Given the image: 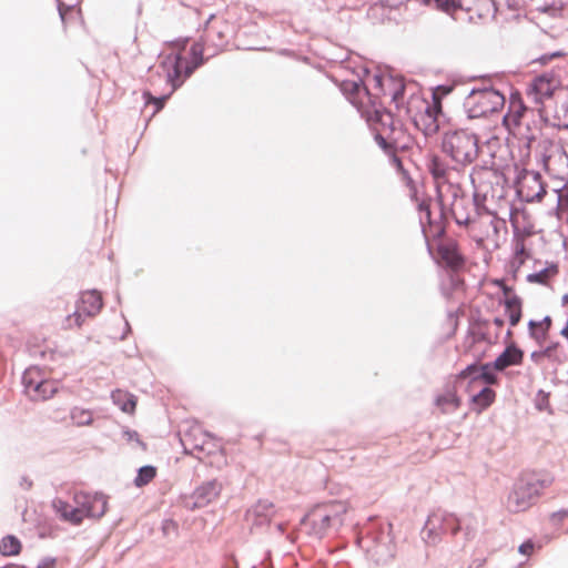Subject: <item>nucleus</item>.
I'll return each instance as SVG.
<instances>
[{
  "label": "nucleus",
  "instance_id": "obj_1",
  "mask_svg": "<svg viewBox=\"0 0 568 568\" xmlns=\"http://www.w3.org/2000/svg\"><path fill=\"white\" fill-rule=\"evenodd\" d=\"M357 545L376 566L388 564L394 559L397 549L392 524L369 519L359 530Z\"/></svg>",
  "mask_w": 568,
  "mask_h": 568
},
{
  "label": "nucleus",
  "instance_id": "obj_2",
  "mask_svg": "<svg viewBox=\"0 0 568 568\" xmlns=\"http://www.w3.org/2000/svg\"><path fill=\"white\" fill-rule=\"evenodd\" d=\"M546 470H525L514 481L506 501L509 513L518 514L537 504L542 491L554 483Z\"/></svg>",
  "mask_w": 568,
  "mask_h": 568
},
{
  "label": "nucleus",
  "instance_id": "obj_3",
  "mask_svg": "<svg viewBox=\"0 0 568 568\" xmlns=\"http://www.w3.org/2000/svg\"><path fill=\"white\" fill-rule=\"evenodd\" d=\"M440 149L453 162L467 166L478 158L479 136L466 129L449 130L442 135Z\"/></svg>",
  "mask_w": 568,
  "mask_h": 568
},
{
  "label": "nucleus",
  "instance_id": "obj_4",
  "mask_svg": "<svg viewBox=\"0 0 568 568\" xmlns=\"http://www.w3.org/2000/svg\"><path fill=\"white\" fill-rule=\"evenodd\" d=\"M484 84L473 88L464 100L463 106L468 119L486 118L488 114L499 112L506 102L505 94L486 84L489 75L480 77Z\"/></svg>",
  "mask_w": 568,
  "mask_h": 568
},
{
  "label": "nucleus",
  "instance_id": "obj_5",
  "mask_svg": "<svg viewBox=\"0 0 568 568\" xmlns=\"http://www.w3.org/2000/svg\"><path fill=\"white\" fill-rule=\"evenodd\" d=\"M422 233L425 239L426 250L434 262L447 270L458 271L465 265V257L459 251L455 240L446 239L445 235L433 239L435 246L429 240V235L422 223Z\"/></svg>",
  "mask_w": 568,
  "mask_h": 568
},
{
  "label": "nucleus",
  "instance_id": "obj_6",
  "mask_svg": "<svg viewBox=\"0 0 568 568\" xmlns=\"http://www.w3.org/2000/svg\"><path fill=\"white\" fill-rule=\"evenodd\" d=\"M436 191V201L439 207L438 219H433L430 210V199L423 200L422 202L418 203L417 206L419 213L422 214L419 217V224L422 225L423 219V224L427 231V234L429 235V240L437 239L446 234V205L444 203V197L440 192V189L437 187Z\"/></svg>",
  "mask_w": 568,
  "mask_h": 568
},
{
  "label": "nucleus",
  "instance_id": "obj_7",
  "mask_svg": "<svg viewBox=\"0 0 568 568\" xmlns=\"http://www.w3.org/2000/svg\"><path fill=\"white\" fill-rule=\"evenodd\" d=\"M171 64V69L166 71V82L171 85L172 92L176 91L184 82L185 79L190 78L194 71L200 68L194 62H185V58L181 53L169 55L161 63L163 68Z\"/></svg>",
  "mask_w": 568,
  "mask_h": 568
},
{
  "label": "nucleus",
  "instance_id": "obj_8",
  "mask_svg": "<svg viewBox=\"0 0 568 568\" xmlns=\"http://www.w3.org/2000/svg\"><path fill=\"white\" fill-rule=\"evenodd\" d=\"M339 90L361 114L377 97L369 91L359 75L357 80L342 81Z\"/></svg>",
  "mask_w": 568,
  "mask_h": 568
},
{
  "label": "nucleus",
  "instance_id": "obj_9",
  "mask_svg": "<svg viewBox=\"0 0 568 568\" xmlns=\"http://www.w3.org/2000/svg\"><path fill=\"white\" fill-rule=\"evenodd\" d=\"M439 115H443L442 103L437 101L436 93H434L433 103L425 102L424 111L414 115L413 123L428 138L439 131Z\"/></svg>",
  "mask_w": 568,
  "mask_h": 568
},
{
  "label": "nucleus",
  "instance_id": "obj_10",
  "mask_svg": "<svg viewBox=\"0 0 568 568\" xmlns=\"http://www.w3.org/2000/svg\"><path fill=\"white\" fill-rule=\"evenodd\" d=\"M559 85V80L554 71H545L536 75L528 89L527 95L534 103L544 104L545 100L551 99Z\"/></svg>",
  "mask_w": 568,
  "mask_h": 568
},
{
  "label": "nucleus",
  "instance_id": "obj_11",
  "mask_svg": "<svg viewBox=\"0 0 568 568\" xmlns=\"http://www.w3.org/2000/svg\"><path fill=\"white\" fill-rule=\"evenodd\" d=\"M221 491L222 484L217 479L204 481L194 489L191 496L184 498L183 505L189 510L203 508L217 498Z\"/></svg>",
  "mask_w": 568,
  "mask_h": 568
},
{
  "label": "nucleus",
  "instance_id": "obj_12",
  "mask_svg": "<svg viewBox=\"0 0 568 568\" xmlns=\"http://www.w3.org/2000/svg\"><path fill=\"white\" fill-rule=\"evenodd\" d=\"M74 504L81 508V513L88 518H101L108 508V497L103 493L89 494L84 491L75 493Z\"/></svg>",
  "mask_w": 568,
  "mask_h": 568
},
{
  "label": "nucleus",
  "instance_id": "obj_13",
  "mask_svg": "<svg viewBox=\"0 0 568 568\" xmlns=\"http://www.w3.org/2000/svg\"><path fill=\"white\" fill-rule=\"evenodd\" d=\"M361 115L366 119L368 124L379 125L382 129L388 130L390 134L396 130L393 113L382 104L378 97L368 104Z\"/></svg>",
  "mask_w": 568,
  "mask_h": 568
},
{
  "label": "nucleus",
  "instance_id": "obj_14",
  "mask_svg": "<svg viewBox=\"0 0 568 568\" xmlns=\"http://www.w3.org/2000/svg\"><path fill=\"white\" fill-rule=\"evenodd\" d=\"M471 206L478 207V195L474 193L473 203L465 195H458V191L453 192V202L449 207V214L459 226H468L475 220L470 217Z\"/></svg>",
  "mask_w": 568,
  "mask_h": 568
},
{
  "label": "nucleus",
  "instance_id": "obj_15",
  "mask_svg": "<svg viewBox=\"0 0 568 568\" xmlns=\"http://www.w3.org/2000/svg\"><path fill=\"white\" fill-rule=\"evenodd\" d=\"M302 524L310 525V535L322 539L331 529H338L335 521L320 506L302 518Z\"/></svg>",
  "mask_w": 568,
  "mask_h": 568
},
{
  "label": "nucleus",
  "instance_id": "obj_16",
  "mask_svg": "<svg viewBox=\"0 0 568 568\" xmlns=\"http://www.w3.org/2000/svg\"><path fill=\"white\" fill-rule=\"evenodd\" d=\"M524 351L515 342H510L493 361V366H496L498 372H504L510 366L521 365L524 362Z\"/></svg>",
  "mask_w": 568,
  "mask_h": 568
},
{
  "label": "nucleus",
  "instance_id": "obj_17",
  "mask_svg": "<svg viewBox=\"0 0 568 568\" xmlns=\"http://www.w3.org/2000/svg\"><path fill=\"white\" fill-rule=\"evenodd\" d=\"M479 374L478 361L468 364L464 369L455 375L454 387L464 388L466 393H470L474 386L481 382Z\"/></svg>",
  "mask_w": 568,
  "mask_h": 568
},
{
  "label": "nucleus",
  "instance_id": "obj_18",
  "mask_svg": "<svg viewBox=\"0 0 568 568\" xmlns=\"http://www.w3.org/2000/svg\"><path fill=\"white\" fill-rule=\"evenodd\" d=\"M78 305L88 317H93L100 313L103 307V298L98 290H89L81 293Z\"/></svg>",
  "mask_w": 568,
  "mask_h": 568
},
{
  "label": "nucleus",
  "instance_id": "obj_19",
  "mask_svg": "<svg viewBox=\"0 0 568 568\" xmlns=\"http://www.w3.org/2000/svg\"><path fill=\"white\" fill-rule=\"evenodd\" d=\"M57 392V383L54 381L48 379L44 376L42 379L37 381V383L32 385L30 389L24 392V394L29 397L30 400L38 402L47 400L53 397Z\"/></svg>",
  "mask_w": 568,
  "mask_h": 568
},
{
  "label": "nucleus",
  "instance_id": "obj_20",
  "mask_svg": "<svg viewBox=\"0 0 568 568\" xmlns=\"http://www.w3.org/2000/svg\"><path fill=\"white\" fill-rule=\"evenodd\" d=\"M469 394L470 397V404L471 409L481 413L485 409H487L496 398V392L487 385H484L478 392L473 393V390Z\"/></svg>",
  "mask_w": 568,
  "mask_h": 568
},
{
  "label": "nucleus",
  "instance_id": "obj_21",
  "mask_svg": "<svg viewBox=\"0 0 568 568\" xmlns=\"http://www.w3.org/2000/svg\"><path fill=\"white\" fill-rule=\"evenodd\" d=\"M432 521L438 524V529L443 534H450L452 536H455L462 528L459 519L450 513L433 514Z\"/></svg>",
  "mask_w": 568,
  "mask_h": 568
},
{
  "label": "nucleus",
  "instance_id": "obj_22",
  "mask_svg": "<svg viewBox=\"0 0 568 568\" xmlns=\"http://www.w3.org/2000/svg\"><path fill=\"white\" fill-rule=\"evenodd\" d=\"M505 313L508 316L509 325L511 327L516 326L523 316V301L521 298L513 294L510 297H506L504 301Z\"/></svg>",
  "mask_w": 568,
  "mask_h": 568
},
{
  "label": "nucleus",
  "instance_id": "obj_23",
  "mask_svg": "<svg viewBox=\"0 0 568 568\" xmlns=\"http://www.w3.org/2000/svg\"><path fill=\"white\" fill-rule=\"evenodd\" d=\"M111 399L123 413L133 414L136 407V397L122 389H115L111 393Z\"/></svg>",
  "mask_w": 568,
  "mask_h": 568
},
{
  "label": "nucleus",
  "instance_id": "obj_24",
  "mask_svg": "<svg viewBox=\"0 0 568 568\" xmlns=\"http://www.w3.org/2000/svg\"><path fill=\"white\" fill-rule=\"evenodd\" d=\"M274 505L268 500H258L248 513L252 514L254 518V525L262 526L268 524L271 520V516L273 514Z\"/></svg>",
  "mask_w": 568,
  "mask_h": 568
},
{
  "label": "nucleus",
  "instance_id": "obj_25",
  "mask_svg": "<svg viewBox=\"0 0 568 568\" xmlns=\"http://www.w3.org/2000/svg\"><path fill=\"white\" fill-rule=\"evenodd\" d=\"M329 517L335 521V525L341 527L344 523L343 516L347 511L346 504L341 500H333L326 505L320 506Z\"/></svg>",
  "mask_w": 568,
  "mask_h": 568
},
{
  "label": "nucleus",
  "instance_id": "obj_26",
  "mask_svg": "<svg viewBox=\"0 0 568 568\" xmlns=\"http://www.w3.org/2000/svg\"><path fill=\"white\" fill-rule=\"evenodd\" d=\"M22 544L14 535H7L0 540V555L4 557H13L21 552Z\"/></svg>",
  "mask_w": 568,
  "mask_h": 568
},
{
  "label": "nucleus",
  "instance_id": "obj_27",
  "mask_svg": "<svg viewBox=\"0 0 568 568\" xmlns=\"http://www.w3.org/2000/svg\"><path fill=\"white\" fill-rule=\"evenodd\" d=\"M558 272H559L558 263L550 262V263H547V266L541 268L540 271L529 273L526 276V281L529 283H537V284L545 285L546 284L545 277L546 276L552 277V276L557 275Z\"/></svg>",
  "mask_w": 568,
  "mask_h": 568
},
{
  "label": "nucleus",
  "instance_id": "obj_28",
  "mask_svg": "<svg viewBox=\"0 0 568 568\" xmlns=\"http://www.w3.org/2000/svg\"><path fill=\"white\" fill-rule=\"evenodd\" d=\"M45 376L43 369L37 365H31L24 369L21 377V383L23 385V392H27L37 383V381L42 379Z\"/></svg>",
  "mask_w": 568,
  "mask_h": 568
},
{
  "label": "nucleus",
  "instance_id": "obj_29",
  "mask_svg": "<svg viewBox=\"0 0 568 568\" xmlns=\"http://www.w3.org/2000/svg\"><path fill=\"white\" fill-rule=\"evenodd\" d=\"M479 374L477 376L480 377V381L487 385L491 386L498 383L497 368L493 366V361L488 363H479L478 362Z\"/></svg>",
  "mask_w": 568,
  "mask_h": 568
},
{
  "label": "nucleus",
  "instance_id": "obj_30",
  "mask_svg": "<svg viewBox=\"0 0 568 568\" xmlns=\"http://www.w3.org/2000/svg\"><path fill=\"white\" fill-rule=\"evenodd\" d=\"M525 112H526L525 104L517 105V109L508 108L507 113L503 116L504 126L509 130L511 128H516V126L520 125L521 118Z\"/></svg>",
  "mask_w": 568,
  "mask_h": 568
},
{
  "label": "nucleus",
  "instance_id": "obj_31",
  "mask_svg": "<svg viewBox=\"0 0 568 568\" xmlns=\"http://www.w3.org/2000/svg\"><path fill=\"white\" fill-rule=\"evenodd\" d=\"M433 515L428 516L423 529L422 536L427 544L436 545L440 540L443 531L438 529V524L432 521Z\"/></svg>",
  "mask_w": 568,
  "mask_h": 568
},
{
  "label": "nucleus",
  "instance_id": "obj_32",
  "mask_svg": "<svg viewBox=\"0 0 568 568\" xmlns=\"http://www.w3.org/2000/svg\"><path fill=\"white\" fill-rule=\"evenodd\" d=\"M156 467L153 465L141 466L136 470V476L133 480L135 487L142 488L146 486L156 476Z\"/></svg>",
  "mask_w": 568,
  "mask_h": 568
},
{
  "label": "nucleus",
  "instance_id": "obj_33",
  "mask_svg": "<svg viewBox=\"0 0 568 568\" xmlns=\"http://www.w3.org/2000/svg\"><path fill=\"white\" fill-rule=\"evenodd\" d=\"M527 328L529 337L534 339L537 345L542 347L548 339L550 332L542 326H538L536 320H529L527 323Z\"/></svg>",
  "mask_w": 568,
  "mask_h": 568
},
{
  "label": "nucleus",
  "instance_id": "obj_34",
  "mask_svg": "<svg viewBox=\"0 0 568 568\" xmlns=\"http://www.w3.org/2000/svg\"><path fill=\"white\" fill-rule=\"evenodd\" d=\"M70 418L77 426H89L93 423L92 412L78 406L71 408Z\"/></svg>",
  "mask_w": 568,
  "mask_h": 568
},
{
  "label": "nucleus",
  "instance_id": "obj_35",
  "mask_svg": "<svg viewBox=\"0 0 568 568\" xmlns=\"http://www.w3.org/2000/svg\"><path fill=\"white\" fill-rule=\"evenodd\" d=\"M475 10L480 19L488 16L495 17L497 12V4L495 0H475Z\"/></svg>",
  "mask_w": 568,
  "mask_h": 568
},
{
  "label": "nucleus",
  "instance_id": "obj_36",
  "mask_svg": "<svg viewBox=\"0 0 568 568\" xmlns=\"http://www.w3.org/2000/svg\"><path fill=\"white\" fill-rule=\"evenodd\" d=\"M517 211H525V207H520V209H516L515 206L510 207L509 222H510L511 227H513L514 237L519 239L520 235L531 236L532 233H534L532 225H526V226H524L521 229L519 226L518 220L514 216V213L517 212Z\"/></svg>",
  "mask_w": 568,
  "mask_h": 568
},
{
  "label": "nucleus",
  "instance_id": "obj_37",
  "mask_svg": "<svg viewBox=\"0 0 568 568\" xmlns=\"http://www.w3.org/2000/svg\"><path fill=\"white\" fill-rule=\"evenodd\" d=\"M172 93L173 92L171 90L166 94H162L160 97H154L150 91H144L143 99H144L145 104H149V103L153 104V106H154L153 114H155L156 112L161 111L164 108L166 101L170 99Z\"/></svg>",
  "mask_w": 568,
  "mask_h": 568
},
{
  "label": "nucleus",
  "instance_id": "obj_38",
  "mask_svg": "<svg viewBox=\"0 0 568 568\" xmlns=\"http://www.w3.org/2000/svg\"><path fill=\"white\" fill-rule=\"evenodd\" d=\"M388 81L394 85V90L390 93L392 102H394L396 108L399 109L405 97L406 85L403 81H397L392 75L388 77Z\"/></svg>",
  "mask_w": 568,
  "mask_h": 568
},
{
  "label": "nucleus",
  "instance_id": "obj_39",
  "mask_svg": "<svg viewBox=\"0 0 568 568\" xmlns=\"http://www.w3.org/2000/svg\"><path fill=\"white\" fill-rule=\"evenodd\" d=\"M535 407L539 412H547L549 414H552V408L550 405V393L545 392L544 389H539L536 393L535 399Z\"/></svg>",
  "mask_w": 568,
  "mask_h": 568
},
{
  "label": "nucleus",
  "instance_id": "obj_40",
  "mask_svg": "<svg viewBox=\"0 0 568 568\" xmlns=\"http://www.w3.org/2000/svg\"><path fill=\"white\" fill-rule=\"evenodd\" d=\"M57 8L63 26H67L73 14H80V9H77L75 4H65L61 0H57Z\"/></svg>",
  "mask_w": 568,
  "mask_h": 568
},
{
  "label": "nucleus",
  "instance_id": "obj_41",
  "mask_svg": "<svg viewBox=\"0 0 568 568\" xmlns=\"http://www.w3.org/2000/svg\"><path fill=\"white\" fill-rule=\"evenodd\" d=\"M538 187L539 190L535 194H530L529 192L525 193L524 190H517V195L519 196L520 201L526 203L540 202L547 194V185L545 183H539Z\"/></svg>",
  "mask_w": 568,
  "mask_h": 568
},
{
  "label": "nucleus",
  "instance_id": "obj_42",
  "mask_svg": "<svg viewBox=\"0 0 568 568\" xmlns=\"http://www.w3.org/2000/svg\"><path fill=\"white\" fill-rule=\"evenodd\" d=\"M456 389H447L445 394L438 395L435 399L437 406L442 405H452L454 407H459L462 400L459 396L456 394Z\"/></svg>",
  "mask_w": 568,
  "mask_h": 568
},
{
  "label": "nucleus",
  "instance_id": "obj_43",
  "mask_svg": "<svg viewBox=\"0 0 568 568\" xmlns=\"http://www.w3.org/2000/svg\"><path fill=\"white\" fill-rule=\"evenodd\" d=\"M204 45L201 41H195L190 48V62H194L197 65H203L206 62V58L203 55Z\"/></svg>",
  "mask_w": 568,
  "mask_h": 568
},
{
  "label": "nucleus",
  "instance_id": "obj_44",
  "mask_svg": "<svg viewBox=\"0 0 568 568\" xmlns=\"http://www.w3.org/2000/svg\"><path fill=\"white\" fill-rule=\"evenodd\" d=\"M429 172L436 181L444 180L447 175V166L438 158H434L429 163Z\"/></svg>",
  "mask_w": 568,
  "mask_h": 568
},
{
  "label": "nucleus",
  "instance_id": "obj_45",
  "mask_svg": "<svg viewBox=\"0 0 568 568\" xmlns=\"http://www.w3.org/2000/svg\"><path fill=\"white\" fill-rule=\"evenodd\" d=\"M84 519L83 514L81 513V508L75 506H71L65 515H62L61 520L69 523L71 525L78 526L81 525Z\"/></svg>",
  "mask_w": 568,
  "mask_h": 568
},
{
  "label": "nucleus",
  "instance_id": "obj_46",
  "mask_svg": "<svg viewBox=\"0 0 568 568\" xmlns=\"http://www.w3.org/2000/svg\"><path fill=\"white\" fill-rule=\"evenodd\" d=\"M374 140L386 154L395 153L396 143L388 141L387 138H385L379 131L374 133Z\"/></svg>",
  "mask_w": 568,
  "mask_h": 568
},
{
  "label": "nucleus",
  "instance_id": "obj_47",
  "mask_svg": "<svg viewBox=\"0 0 568 568\" xmlns=\"http://www.w3.org/2000/svg\"><path fill=\"white\" fill-rule=\"evenodd\" d=\"M70 507L71 505L61 498H55L52 500V508L60 519L62 518V515L68 513Z\"/></svg>",
  "mask_w": 568,
  "mask_h": 568
},
{
  "label": "nucleus",
  "instance_id": "obj_48",
  "mask_svg": "<svg viewBox=\"0 0 568 568\" xmlns=\"http://www.w3.org/2000/svg\"><path fill=\"white\" fill-rule=\"evenodd\" d=\"M122 436L123 438H125L128 442H135L136 444H139L140 446L143 447V449H145L146 445L145 443H143L141 439H140V435L136 430H133V429H130L128 427H124L123 430H122Z\"/></svg>",
  "mask_w": 568,
  "mask_h": 568
},
{
  "label": "nucleus",
  "instance_id": "obj_49",
  "mask_svg": "<svg viewBox=\"0 0 568 568\" xmlns=\"http://www.w3.org/2000/svg\"><path fill=\"white\" fill-rule=\"evenodd\" d=\"M489 325V320L483 318L478 316H471L469 323V333H475L477 328H487Z\"/></svg>",
  "mask_w": 568,
  "mask_h": 568
},
{
  "label": "nucleus",
  "instance_id": "obj_50",
  "mask_svg": "<svg viewBox=\"0 0 568 568\" xmlns=\"http://www.w3.org/2000/svg\"><path fill=\"white\" fill-rule=\"evenodd\" d=\"M566 518H568V508H562L552 513L549 517V520L552 526L558 527Z\"/></svg>",
  "mask_w": 568,
  "mask_h": 568
},
{
  "label": "nucleus",
  "instance_id": "obj_51",
  "mask_svg": "<svg viewBox=\"0 0 568 568\" xmlns=\"http://www.w3.org/2000/svg\"><path fill=\"white\" fill-rule=\"evenodd\" d=\"M58 559L52 556L43 557L36 568H57Z\"/></svg>",
  "mask_w": 568,
  "mask_h": 568
},
{
  "label": "nucleus",
  "instance_id": "obj_52",
  "mask_svg": "<svg viewBox=\"0 0 568 568\" xmlns=\"http://www.w3.org/2000/svg\"><path fill=\"white\" fill-rule=\"evenodd\" d=\"M74 318V323H75V326L77 327H81L83 322H84V317H87L84 315V313L82 312V308L80 307V305H78L77 310L73 312L72 315H69L67 317V321H70L71 318Z\"/></svg>",
  "mask_w": 568,
  "mask_h": 568
},
{
  "label": "nucleus",
  "instance_id": "obj_53",
  "mask_svg": "<svg viewBox=\"0 0 568 568\" xmlns=\"http://www.w3.org/2000/svg\"><path fill=\"white\" fill-rule=\"evenodd\" d=\"M535 548V544L531 539H527L524 542H521L518 547L519 554L524 556H529Z\"/></svg>",
  "mask_w": 568,
  "mask_h": 568
},
{
  "label": "nucleus",
  "instance_id": "obj_54",
  "mask_svg": "<svg viewBox=\"0 0 568 568\" xmlns=\"http://www.w3.org/2000/svg\"><path fill=\"white\" fill-rule=\"evenodd\" d=\"M487 328H477L475 333H469L476 342H488L489 335Z\"/></svg>",
  "mask_w": 568,
  "mask_h": 568
},
{
  "label": "nucleus",
  "instance_id": "obj_55",
  "mask_svg": "<svg viewBox=\"0 0 568 568\" xmlns=\"http://www.w3.org/2000/svg\"><path fill=\"white\" fill-rule=\"evenodd\" d=\"M513 242H514V255L516 257L523 255L526 250L524 240L514 237Z\"/></svg>",
  "mask_w": 568,
  "mask_h": 568
},
{
  "label": "nucleus",
  "instance_id": "obj_56",
  "mask_svg": "<svg viewBox=\"0 0 568 568\" xmlns=\"http://www.w3.org/2000/svg\"><path fill=\"white\" fill-rule=\"evenodd\" d=\"M373 79L375 81V88L379 91V92H383L384 94L386 93L385 90H384V82H385V78L382 73H375L373 75Z\"/></svg>",
  "mask_w": 568,
  "mask_h": 568
},
{
  "label": "nucleus",
  "instance_id": "obj_57",
  "mask_svg": "<svg viewBox=\"0 0 568 568\" xmlns=\"http://www.w3.org/2000/svg\"><path fill=\"white\" fill-rule=\"evenodd\" d=\"M519 104H524L520 93L519 92L511 93L508 108L517 109V105H519Z\"/></svg>",
  "mask_w": 568,
  "mask_h": 568
},
{
  "label": "nucleus",
  "instance_id": "obj_58",
  "mask_svg": "<svg viewBox=\"0 0 568 568\" xmlns=\"http://www.w3.org/2000/svg\"><path fill=\"white\" fill-rule=\"evenodd\" d=\"M536 323L538 326H542L544 328H546L549 332L552 327V318L550 315L544 316L540 321H536Z\"/></svg>",
  "mask_w": 568,
  "mask_h": 568
},
{
  "label": "nucleus",
  "instance_id": "obj_59",
  "mask_svg": "<svg viewBox=\"0 0 568 568\" xmlns=\"http://www.w3.org/2000/svg\"><path fill=\"white\" fill-rule=\"evenodd\" d=\"M559 346L558 342H552L549 345L541 348V353H545L546 357H551Z\"/></svg>",
  "mask_w": 568,
  "mask_h": 568
},
{
  "label": "nucleus",
  "instance_id": "obj_60",
  "mask_svg": "<svg viewBox=\"0 0 568 568\" xmlns=\"http://www.w3.org/2000/svg\"><path fill=\"white\" fill-rule=\"evenodd\" d=\"M393 161L398 172L403 173L405 178H409L408 172L404 169L402 160L397 155H393Z\"/></svg>",
  "mask_w": 568,
  "mask_h": 568
},
{
  "label": "nucleus",
  "instance_id": "obj_61",
  "mask_svg": "<svg viewBox=\"0 0 568 568\" xmlns=\"http://www.w3.org/2000/svg\"><path fill=\"white\" fill-rule=\"evenodd\" d=\"M561 202L560 201H557V205L555 209H552L549 214L550 215H554L556 216L558 220H561L562 219V215H564V210H562V205L560 204Z\"/></svg>",
  "mask_w": 568,
  "mask_h": 568
},
{
  "label": "nucleus",
  "instance_id": "obj_62",
  "mask_svg": "<svg viewBox=\"0 0 568 568\" xmlns=\"http://www.w3.org/2000/svg\"><path fill=\"white\" fill-rule=\"evenodd\" d=\"M556 192L558 193L557 201L561 202L560 204L562 205V210L565 212H567L568 211V193L560 194L559 190H556Z\"/></svg>",
  "mask_w": 568,
  "mask_h": 568
},
{
  "label": "nucleus",
  "instance_id": "obj_63",
  "mask_svg": "<svg viewBox=\"0 0 568 568\" xmlns=\"http://www.w3.org/2000/svg\"><path fill=\"white\" fill-rule=\"evenodd\" d=\"M162 528L164 534H168L170 528L178 529V524L173 519H166L163 521Z\"/></svg>",
  "mask_w": 568,
  "mask_h": 568
},
{
  "label": "nucleus",
  "instance_id": "obj_64",
  "mask_svg": "<svg viewBox=\"0 0 568 568\" xmlns=\"http://www.w3.org/2000/svg\"><path fill=\"white\" fill-rule=\"evenodd\" d=\"M453 91V88L448 84H443L437 87V93L442 97L448 95Z\"/></svg>",
  "mask_w": 568,
  "mask_h": 568
}]
</instances>
